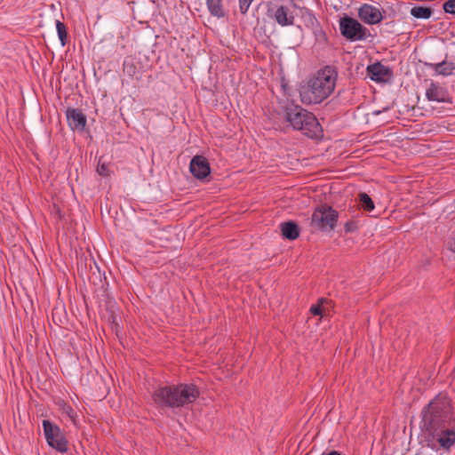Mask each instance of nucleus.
Wrapping results in <instances>:
<instances>
[{
  "instance_id": "2eb2a0df",
  "label": "nucleus",
  "mask_w": 455,
  "mask_h": 455,
  "mask_svg": "<svg viewBox=\"0 0 455 455\" xmlns=\"http://www.w3.org/2000/svg\"><path fill=\"white\" fill-rule=\"evenodd\" d=\"M426 66L435 72V75L449 76L455 75V63L443 60L439 63H427Z\"/></svg>"
},
{
  "instance_id": "f8f14e48",
  "label": "nucleus",
  "mask_w": 455,
  "mask_h": 455,
  "mask_svg": "<svg viewBox=\"0 0 455 455\" xmlns=\"http://www.w3.org/2000/svg\"><path fill=\"white\" fill-rule=\"evenodd\" d=\"M367 76L375 82H387L391 77L390 69L379 62L367 67Z\"/></svg>"
},
{
  "instance_id": "7ed1b4c3",
  "label": "nucleus",
  "mask_w": 455,
  "mask_h": 455,
  "mask_svg": "<svg viewBox=\"0 0 455 455\" xmlns=\"http://www.w3.org/2000/svg\"><path fill=\"white\" fill-rule=\"evenodd\" d=\"M453 421L451 408L446 398H435L422 411V427L434 434Z\"/></svg>"
},
{
  "instance_id": "393cba45",
  "label": "nucleus",
  "mask_w": 455,
  "mask_h": 455,
  "mask_svg": "<svg viewBox=\"0 0 455 455\" xmlns=\"http://www.w3.org/2000/svg\"><path fill=\"white\" fill-rule=\"evenodd\" d=\"M357 228V225L355 221H347L346 224H345V231L347 233H351V232H354L355 230H356Z\"/></svg>"
},
{
  "instance_id": "9d476101",
  "label": "nucleus",
  "mask_w": 455,
  "mask_h": 455,
  "mask_svg": "<svg viewBox=\"0 0 455 455\" xmlns=\"http://www.w3.org/2000/svg\"><path fill=\"white\" fill-rule=\"evenodd\" d=\"M189 170L196 179H204L211 172L209 163L203 156H196L191 159Z\"/></svg>"
},
{
  "instance_id": "ddd939ff",
  "label": "nucleus",
  "mask_w": 455,
  "mask_h": 455,
  "mask_svg": "<svg viewBox=\"0 0 455 455\" xmlns=\"http://www.w3.org/2000/svg\"><path fill=\"white\" fill-rule=\"evenodd\" d=\"M68 125L72 130L83 131L86 124V117L82 111L76 108H68L66 111Z\"/></svg>"
},
{
  "instance_id": "f03ea898",
  "label": "nucleus",
  "mask_w": 455,
  "mask_h": 455,
  "mask_svg": "<svg viewBox=\"0 0 455 455\" xmlns=\"http://www.w3.org/2000/svg\"><path fill=\"white\" fill-rule=\"evenodd\" d=\"M199 395V391L193 384L163 387L156 389L152 395L155 404L158 407H182L191 403Z\"/></svg>"
},
{
  "instance_id": "f257e3e1",
  "label": "nucleus",
  "mask_w": 455,
  "mask_h": 455,
  "mask_svg": "<svg viewBox=\"0 0 455 455\" xmlns=\"http://www.w3.org/2000/svg\"><path fill=\"white\" fill-rule=\"evenodd\" d=\"M338 73L333 67L326 66L319 70L307 84L299 89L300 101L306 105L318 104L334 91Z\"/></svg>"
},
{
  "instance_id": "9b49d317",
  "label": "nucleus",
  "mask_w": 455,
  "mask_h": 455,
  "mask_svg": "<svg viewBox=\"0 0 455 455\" xmlns=\"http://www.w3.org/2000/svg\"><path fill=\"white\" fill-rule=\"evenodd\" d=\"M429 435L446 451H449L455 444V430L453 429L443 427Z\"/></svg>"
},
{
  "instance_id": "423d86ee",
  "label": "nucleus",
  "mask_w": 455,
  "mask_h": 455,
  "mask_svg": "<svg viewBox=\"0 0 455 455\" xmlns=\"http://www.w3.org/2000/svg\"><path fill=\"white\" fill-rule=\"evenodd\" d=\"M339 29L341 35L352 42L365 40L370 35L368 28L358 20L347 16L339 20Z\"/></svg>"
},
{
  "instance_id": "c85d7f7f",
  "label": "nucleus",
  "mask_w": 455,
  "mask_h": 455,
  "mask_svg": "<svg viewBox=\"0 0 455 455\" xmlns=\"http://www.w3.org/2000/svg\"><path fill=\"white\" fill-rule=\"evenodd\" d=\"M133 69H134V68H133V67H131V68H130V71H129V72H132V71H133Z\"/></svg>"
},
{
  "instance_id": "a878e982",
  "label": "nucleus",
  "mask_w": 455,
  "mask_h": 455,
  "mask_svg": "<svg viewBox=\"0 0 455 455\" xmlns=\"http://www.w3.org/2000/svg\"><path fill=\"white\" fill-rule=\"evenodd\" d=\"M310 312L315 315H322V310L319 305H313L310 307Z\"/></svg>"
},
{
  "instance_id": "b1692460",
  "label": "nucleus",
  "mask_w": 455,
  "mask_h": 455,
  "mask_svg": "<svg viewBox=\"0 0 455 455\" xmlns=\"http://www.w3.org/2000/svg\"><path fill=\"white\" fill-rule=\"evenodd\" d=\"M97 172L100 176H108V165L106 164H99L97 167Z\"/></svg>"
},
{
  "instance_id": "cd10ccee",
  "label": "nucleus",
  "mask_w": 455,
  "mask_h": 455,
  "mask_svg": "<svg viewBox=\"0 0 455 455\" xmlns=\"http://www.w3.org/2000/svg\"><path fill=\"white\" fill-rule=\"evenodd\" d=\"M326 455H341V454L337 451H331L329 453H327Z\"/></svg>"
},
{
  "instance_id": "a211bd4d",
  "label": "nucleus",
  "mask_w": 455,
  "mask_h": 455,
  "mask_svg": "<svg viewBox=\"0 0 455 455\" xmlns=\"http://www.w3.org/2000/svg\"><path fill=\"white\" fill-rule=\"evenodd\" d=\"M411 15L417 19H429L432 15V10L425 6H414L411 9Z\"/></svg>"
},
{
  "instance_id": "6e6552de",
  "label": "nucleus",
  "mask_w": 455,
  "mask_h": 455,
  "mask_svg": "<svg viewBox=\"0 0 455 455\" xmlns=\"http://www.w3.org/2000/svg\"><path fill=\"white\" fill-rule=\"evenodd\" d=\"M358 17L368 25H376L383 20V12L379 6L363 4L358 9Z\"/></svg>"
},
{
  "instance_id": "0eeeda50",
  "label": "nucleus",
  "mask_w": 455,
  "mask_h": 455,
  "mask_svg": "<svg viewBox=\"0 0 455 455\" xmlns=\"http://www.w3.org/2000/svg\"><path fill=\"white\" fill-rule=\"evenodd\" d=\"M43 427L44 436L49 446L60 452H66L68 451V441L60 428L47 419L43 421Z\"/></svg>"
},
{
  "instance_id": "39448f33",
  "label": "nucleus",
  "mask_w": 455,
  "mask_h": 455,
  "mask_svg": "<svg viewBox=\"0 0 455 455\" xmlns=\"http://www.w3.org/2000/svg\"><path fill=\"white\" fill-rule=\"evenodd\" d=\"M338 218L336 210L331 206L321 205L313 212L310 225L316 230L330 232L336 227Z\"/></svg>"
},
{
  "instance_id": "bb28decb",
  "label": "nucleus",
  "mask_w": 455,
  "mask_h": 455,
  "mask_svg": "<svg viewBox=\"0 0 455 455\" xmlns=\"http://www.w3.org/2000/svg\"><path fill=\"white\" fill-rule=\"evenodd\" d=\"M450 249H451V251H452L453 252H455V238H454V239H453V241L451 243Z\"/></svg>"
},
{
  "instance_id": "20e7f679",
  "label": "nucleus",
  "mask_w": 455,
  "mask_h": 455,
  "mask_svg": "<svg viewBox=\"0 0 455 455\" xmlns=\"http://www.w3.org/2000/svg\"><path fill=\"white\" fill-rule=\"evenodd\" d=\"M285 120L294 129L300 131L309 138H318L322 134V127L316 117L299 106H290L285 108Z\"/></svg>"
},
{
  "instance_id": "5701e85b",
  "label": "nucleus",
  "mask_w": 455,
  "mask_h": 455,
  "mask_svg": "<svg viewBox=\"0 0 455 455\" xmlns=\"http://www.w3.org/2000/svg\"><path fill=\"white\" fill-rule=\"evenodd\" d=\"M253 0H239V8L243 14L246 13Z\"/></svg>"
},
{
  "instance_id": "1a4fd4ad",
  "label": "nucleus",
  "mask_w": 455,
  "mask_h": 455,
  "mask_svg": "<svg viewBox=\"0 0 455 455\" xmlns=\"http://www.w3.org/2000/svg\"><path fill=\"white\" fill-rule=\"evenodd\" d=\"M271 17L282 27L291 26L294 23V15L291 4L276 5L271 9Z\"/></svg>"
},
{
  "instance_id": "6ab92c4d",
  "label": "nucleus",
  "mask_w": 455,
  "mask_h": 455,
  "mask_svg": "<svg viewBox=\"0 0 455 455\" xmlns=\"http://www.w3.org/2000/svg\"><path fill=\"white\" fill-rule=\"evenodd\" d=\"M358 204L359 206L366 212H371L375 205L372 199L366 193H360L358 195Z\"/></svg>"
},
{
  "instance_id": "4468645a",
  "label": "nucleus",
  "mask_w": 455,
  "mask_h": 455,
  "mask_svg": "<svg viewBox=\"0 0 455 455\" xmlns=\"http://www.w3.org/2000/svg\"><path fill=\"white\" fill-rule=\"evenodd\" d=\"M426 97L430 101L445 102L447 101V91L437 83L431 82L426 91Z\"/></svg>"
},
{
  "instance_id": "dca6fc26",
  "label": "nucleus",
  "mask_w": 455,
  "mask_h": 455,
  "mask_svg": "<svg viewBox=\"0 0 455 455\" xmlns=\"http://www.w3.org/2000/svg\"><path fill=\"white\" fill-rule=\"evenodd\" d=\"M282 235L289 240H294L299 235L298 225L293 221L283 222L280 225Z\"/></svg>"
},
{
  "instance_id": "4be33fe9",
  "label": "nucleus",
  "mask_w": 455,
  "mask_h": 455,
  "mask_svg": "<svg viewBox=\"0 0 455 455\" xmlns=\"http://www.w3.org/2000/svg\"><path fill=\"white\" fill-rule=\"evenodd\" d=\"M446 13L455 14V0H448L443 6Z\"/></svg>"
},
{
  "instance_id": "f3484780",
  "label": "nucleus",
  "mask_w": 455,
  "mask_h": 455,
  "mask_svg": "<svg viewBox=\"0 0 455 455\" xmlns=\"http://www.w3.org/2000/svg\"><path fill=\"white\" fill-rule=\"evenodd\" d=\"M207 7L212 15L221 18L225 12L222 5V0H206Z\"/></svg>"
},
{
  "instance_id": "aec40b11",
  "label": "nucleus",
  "mask_w": 455,
  "mask_h": 455,
  "mask_svg": "<svg viewBox=\"0 0 455 455\" xmlns=\"http://www.w3.org/2000/svg\"><path fill=\"white\" fill-rule=\"evenodd\" d=\"M56 29L58 33L59 39L60 41V44L62 46H64L67 44V28L64 23H62L60 20H56Z\"/></svg>"
},
{
  "instance_id": "412c9836",
  "label": "nucleus",
  "mask_w": 455,
  "mask_h": 455,
  "mask_svg": "<svg viewBox=\"0 0 455 455\" xmlns=\"http://www.w3.org/2000/svg\"><path fill=\"white\" fill-rule=\"evenodd\" d=\"M60 411L62 414L66 415L72 423L76 424V413L70 405L65 403H61Z\"/></svg>"
}]
</instances>
